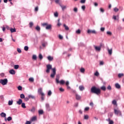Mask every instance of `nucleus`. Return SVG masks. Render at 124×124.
Wrapping results in <instances>:
<instances>
[{"instance_id":"09e8293b","label":"nucleus","mask_w":124,"mask_h":124,"mask_svg":"<svg viewBox=\"0 0 124 124\" xmlns=\"http://www.w3.org/2000/svg\"><path fill=\"white\" fill-rule=\"evenodd\" d=\"M108 90L109 91H111L112 90V87H111V86L108 85L107 87Z\"/></svg>"},{"instance_id":"4468645a","label":"nucleus","mask_w":124,"mask_h":124,"mask_svg":"<svg viewBox=\"0 0 124 124\" xmlns=\"http://www.w3.org/2000/svg\"><path fill=\"white\" fill-rule=\"evenodd\" d=\"M23 103V100L22 99H19L18 101L16 102V104L18 105H21Z\"/></svg>"},{"instance_id":"72a5a7b5","label":"nucleus","mask_w":124,"mask_h":124,"mask_svg":"<svg viewBox=\"0 0 124 124\" xmlns=\"http://www.w3.org/2000/svg\"><path fill=\"white\" fill-rule=\"evenodd\" d=\"M24 51H29V46H24Z\"/></svg>"},{"instance_id":"0eeeda50","label":"nucleus","mask_w":124,"mask_h":124,"mask_svg":"<svg viewBox=\"0 0 124 124\" xmlns=\"http://www.w3.org/2000/svg\"><path fill=\"white\" fill-rule=\"evenodd\" d=\"M87 32L88 33H89V34L91 33H93L94 34H96V31H95V30H88L87 31Z\"/></svg>"},{"instance_id":"aec40b11","label":"nucleus","mask_w":124,"mask_h":124,"mask_svg":"<svg viewBox=\"0 0 124 124\" xmlns=\"http://www.w3.org/2000/svg\"><path fill=\"white\" fill-rule=\"evenodd\" d=\"M79 91H84V90H85V87H84L83 86H79Z\"/></svg>"},{"instance_id":"052dcab7","label":"nucleus","mask_w":124,"mask_h":124,"mask_svg":"<svg viewBox=\"0 0 124 124\" xmlns=\"http://www.w3.org/2000/svg\"><path fill=\"white\" fill-rule=\"evenodd\" d=\"M59 91H60V92H64V89H63L62 88H60L59 89Z\"/></svg>"},{"instance_id":"0e129e2a","label":"nucleus","mask_w":124,"mask_h":124,"mask_svg":"<svg viewBox=\"0 0 124 124\" xmlns=\"http://www.w3.org/2000/svg\"><path fill=\"white\" fill-rule=\"evenodd\" d=\"M50 70H51V69L47 68V69L46 70V73H49L50 72Z\"/></svg>"},{"instance_id":"5701e85b","label":"nucleus","mask_w":124,"mask_h":124,"mask_svg":"<svg viewBox=\"0 0 124 124\" xmlns=\"http://www.w3.org/2000/svg\"><path fill=\"white\" fill-rule=\"evenodd\" d=\"M32 59V60H34V61H36V60H37V57L35 55H33Z\"/></svg>"},{"instance_id":"ea45409f","label":"nucleus","mask_w":124,"mask_h":124,"mask_svg":"<svg viewBox=\"0 0 124 124\" xmlns=\"http://www.w3.org/2000/svg\"><path fill=\"white\" fill-rule=\"evenodd\" d=\"M31 124V118H30V121H27L26 124Z\"/></svg>"},{"instance_id":"b1692460","label":"nucleus","mask_w":124,"mask_h":124,"mask_svg":"<svg viewBox=\"0 0 124 124\" xmlns=\"http://www.w3.org/2000/svg\"><path fill=\"white\" fill-rule=\"evenodd\" d=\"M63 27L65 28L66 31H68L69 30V28H68V26H66V24H64Z\"/></svg>"},{"instance_id":"79ce46f5","label":"nucleus","mask_w":124,"mask_h":124,"mask_svg":"<svg viewBox=\"0 0 124 124\" xmlns=\"http://www.w3.org/2000/svg\"><path fill=\"white\" fill-rule=\"evenodd\" d=\"M101 90H102L103 91H106V87L105 86H102L101 87Z\"/></svg>"},{"instance_id":"bf43d9fd","label":"nucleus","mask_w":124,"mask_h":124,"mask_svg":"<svg viewBox=\"0 0 124 124\" xmlns=\"http://www.w3.org/2000/svg\"><path fill=\"white\" fill-rule=\"evenodd\" d=\"M81 8L83 10H85V9H86V6L85 5L82 6Z\"/></svg>"},{"instance_id":"39448f33","label":"nucleus","mask_w":124,"mask_h":124,"mask_svg":"<svg viewBox=\"0 0 124 124\" xmlns=\"http://www.w3.org/2000/svg\"><path fill=\"white\" fill-rule=\"evenodd\" d=\"M114 111L115 115H119V116H122V111H121V110H120L119 109H117L115 108L114 109Z\"/></svg>"},{"instance_id":"338daca9","label":"nucleus","mask_w":124,"mask_h":124,"mask_svg":"<svg viewBox=\"0 0 124 124\" xmlns=\"http://www.w3.org/2000/svg\"><path fill=\"white\" fill-rule=\"evenodd\" d=\"M59 38L60 39H62V38H63V37H62V36L61 35H59Z\"/></svg>"},{"instance_id":"e433bc0d","label":"nucleus","mask_w":124,"mask_h":124,"mask_svg":"<svg viewBox=\"0 0 124 124\" xmlns=\"http://www.w3.org/2000/svg\"><path fill=\"white\" fill-rule=\"evenodd\" d=\"M39 58L40 59V60H42L43 59V56H42V54H39Z\"/></svg>"},{"instance_id":"ddd939ff","label":"nucleus","mask_w":124,"mask_h":124,"mask_svg":"<svg viewBox=\"0 0 124 124\" xmlns=\"http://www.w3.org/2000/svg\"><path fill=\"white\" fill-rule=\"evenodd\" d=\"M106 121H107V122H108V124H114V121H113V120H111V119L110 118L107 119Z\"/></svg>"},{"instance_id":"423d86ee","label":"nucleus","mask_w":124,"mask_h":124,"mask_svg":"<svg viewBox=\"0 0 124 124\" xmlns=\"http://www.w3.org/2000/svg\"><path fill=\"white\" fill-rule=\"evenodd\" d=\"M46 111H51V107H50V105L49 104H46Z\"/></svg>"},{"instance_id":"20e7f679","label":"nucleus","mask_w":124,"mask_h":124,"mask_svg":"<svg viewBox=\"0 0 124 124\" xmlns=\"http://www.w3.org/2000/svg\"><path fill=\"white\" fill-rule=\"evenodd\" d=\"M42 26L43 27H45V26H46V30H51L52 29V25L51 24L48 25V23H43Z\"/></svg>"},{"instance_id":"680f3d73","label":"nucleus","mask_w":124,"mask_h":124,"mask_svg":"<svg viewBox=\"0 0 124 124\" xmlns=\"http://www.w3.org/2000/svg\"><path fill=\"white\" fill-rule=\"evenodd\" d=\"M89 109H90V108L89 107H86L84 109L85 111H89Z\"/></svg>"},{"instance_id":"5fc2aeb1","label":"nucleus","mask_w":124,"mask_h":124,"mask_svg":"<svg viewBox=\"0 0 124 124\" xmlns=\"http://www.w3.org/2000/svg\"><path fill=\"white\" fill-rule=\"evenodd\" d=\"M107 34H108V35H112V32L111 31H108L107 32Z\"/></svg>"},{"instance_id":"3c124183","label":"nucleus","mask_w":124,"mask_h":124,"mask_svg":"<svg viewBox=\"0 0 124 124\" xmlns=\"http://www.w3.org/2000/svg\"><path fill=\"white\" fill-rule=\"evenodd\" d=\"M100 12H102V13H104V9H103V8H100Z\"/></svg>"},{"instance_id":"f704fd0d","label":"nucleus","mask_w":124,"mask_h":124,"mask_svg":"<svg viewBox=\"0 0 124 124\" xmlns=\"http://www.w3.org/2000/svg\"><path fill=\"white\" fill-rule=\"evenodd\" d=\"M23 89V87H22V86L19 85L18 87H17V89L18 91H22Z\"/></svg>"},{"instance_id":"603ef678","label":"nucleus","mask_w":124,"mask_h":124,"mask_svg":"<svg viewBox=\"0 0 124 124\" xmlns=\"http://www.w3.org/2000/svg\"><path fill=\"white\" fill-rule=\"evenodd\" d=\"M94 75L95 76H98L99 75V73H98V71H96L95 73H94Z\"/></svg>"},{"instance_id":"58836bf2","label":"nucleus","mask_w":124,"mask_h":124,"mask_svg":"<svg viewBox=\"0 0 124 124\" xmlns=\"http://www.w3.org/2000/svg\"><path fill=\"white\" fill-rule=\"evenodd\" d=\"M19 68V65L16 64L14 65V69H18Z\"/></svg>"},{"instance_id":"8fccbe9b","label":"nucleus","mask_w":124,"mask_h":124,"mask_svg":"<svg viewBox=\"0 0 124 124\" xmlns=\"http://www.w3.org/2000/svg\"><path fill=\"white\" fill-rule=\"evenodd\" d=\"M35 12H37L38 11V6H36L34 9Z\"/></svg>"},{"instance_id":"9d476101","label":"nucleus","mask_w":124,"mask_h":124,"mask_svg":"<svg viewBox=\"0 0 124 124\" xmlns=\"http://www.w3.org/2000/svg\"><path fill=\"white\" fill-rule=\"evenodd\" d=\"M57 84H60V85H64V84L65 83V81H64V80L62 79L60 81L58 80V81H57Z\"/></svg>"},{"instance_id":"f8f14e48","label":"nucleus","mask_w":124,"mask_h":124,"mask_svg":"<svg viewBox=\"0 0 124 124\" xmlns=\"http://www.w3.org/2000/svg\"><path fill=\"white\" fill-rule=\"evenodd\" d=\"M30 98H31V94L29 95L28 97H25L24 100H25V101H29V100H30Z\"/></svg>"},{"instance_id":"7c9ffc66","label":"nucleus","mask_w":124,"mask_h":124,"mask_svg":"<svg viewBox=\"0 0 124 124\" xmlns=\"http://www.w3.org/2000/svg\"><path fill=\"white\" fill-rule=\"evenodd\" d=\"M47 95H48V96H51V95H52V91H51V90L48 91L47 93Z\"/></svg>"},{"instance_id":"6e6d98bb","label":"nucleus","mask_w":124,"mask_h":124,"mask_svg":"<svg viewBox=\"0 0 124 124\" xmlns=\"http://www.w3.org/2000/svg\"><path fill=\"white\" fill-rule=\"evenodd\" d=\"M84 119L85 120H88V119H89V116L86 115L84 116Z\"/></svg>"},{"instance_id":"774afa93","label":"nucleus","mask_w":124,"mask_h":124,"mask_svg":"<svg viewBox=\"0 0 124 124\" xmlns=\"http://www.w3.org/2000/svg\"><path fill=\"white\" fill-rule=\"evenodd\" d=\"M108 116H110V117H113V113L110 112L108 114Z\"/></svg>"},{"instance_id":"c03bdc74","label":"nucleus","mask_w":124,"mask_h":124,"mask_svg":"<svg viewBox=\"0 0 124 124\" xmlns=\"http://www.w3.org/2000/svg\"><path fill=\"white\" fill-rule=\"evenodd\" d=\"M108 52L109 55H112V49H108Z\"/></svg>"},{"instance_id":"2f4dec72","label":"nucleus","mask_w":124,"mask_h":124,"mask_svg":"<svg viewBox=\"0 0 124 124\" xmlns=\"http://www.w3.org/2000/svg\"><path fill=\"white\" fill-rule=\"evenodd\" d=\"M7 120L8 122H10V121H12V117L11 116H9L7 118Z\"/></svg>"},{"instance_id":"c9c22d12","label":"nucleus","mask_w":124,"mask_h":124,"mask_svg":"<svg viewBox=\"0 0 124 124\" xmlns=\"http://www.w3.org/2000/svg\"><path fill=\"white\" fill-rule=\"evenodd\" d=\"M123 76H124V74H123V73H120L118 74L119 78H122V77H123Z\"/></svg>"},{"instance_id":"f03ea898","label":"nucleus","mask_w":124,"mask_h":124,"mask_svg":"<svg viewBox=\"0 0 124 124\" xmlns=\"http://www.w3.org/2000/svg\"><path fill=\"white\" fill-rule=\"evenodd\" d=\"M46 68H48V69H52V73L50 75V77L51 78H55V75H56V72L57 71L56 68H52V65L50 64L47 65Z\"/></svg>"},{"instance_id":"6ab92c4d","label":"nucleus","mask_w":124,"mask_h":124,"mask_svg":"<svg viewBox=\"0 0 124 124\" xmlns=\"http://www.w3.org/2000/svg\"><path fill=\"white\" fill-rule=\"evenodd\" d=\"M38 113L39 115H43L44 114V111L42 109H40L38 110Z\"/></svg>"},{"instance_id":"f257e3e1","label":"nucleus","mask_w":124,"mask_h":124,"mask_svg":"<svg viewBox=\"0 0 124 124\" xmlns=\"http://www.w3.org/2000/svg\"><path fill=\"white\" fill-rule=\"evenodd\" d=\"M91 91L92 93H95V94H97V95H99V94L101 93L100 89H99V88H96L95 86L92 87L91 88Z\"/></svg>"},{"instance_id":"f3484780","label":"nucleus","mask_w":124,"mask_h":124,"mask_svg":"<svg viewBox=\"0 0 124 124\" xmlns=\"http://www.w3.org/2000/svg\"><path fill=\"white\" fill-rule=\"evenodd\" d=\"M10 31L12 33L13 32H16V29L15 28H11Z\"/></svg>"},{"instance_id":"cd10ccee","label":"nucleus","mask_w":124,"mask_h":124,"mask_svg":"<svg viewBox=\"0 0 124 124\" xmlns=\"http://www.w3.org/2000/svg\"><path fill=\"white\" fill-rule=\"evenodd\" d=\"M21 107L22 108H27V107H26V104L25 103H22L21 104Z\"/></svg>"},{"instance_id":"37998d69","label":"nucleus","mask_w":124,"mask_h":124,"mask_svg":"<svg viewBox=\"0 0 124 124\" xmlns=\"http://www.w3.org/2000/svg\"><path fill=\"white\" fill-rule=\"evenodd\" d=\"M74 12H76V13H77V12H78V8L75 7L74 8Z\"/></svg>"},{"instance_id":"4c0bfd02","label":"nucleus","mask_w":124,"mask_h":124,"mask_svg":"<svg viewBox=\"0 0 124 124\" xmlns=\"http://www.w3.org/2000/svg\"><path fill=\"white\" fill-rule=\"evenodd\" d=\"M76 33H77L78 34H80V33H81V30H80V29H78L76 31Z\"/></svg>"},{"instance_id":"a18cd8bd","label":"nucleus","mask_w":124,"mask_h":124,"mask_svg":"<svg viewBox=\"0 0 124 124\" xmlns=\"http://www.w3.org/2000/svg\"><path fill=\"white\" fill-rule=\"evenodd\" d=\"M54 15L55 17H59V14L57 12L54 14Z\"/></svg>"},{"instance_id":"de8ad7c7","label":"nucleus","mask_w":124,"mask_h":124,"mask_svg":"<svg viewBox=\"0 0 124 124\" xmlns=\"http://www.w3.org/2000/svg\"><path fill=\"white\" fill-rule=\"evenodd\" d=\"M17 51L18 52V53H22V50L19 48H17Z\"/></svg>"},{"instance_id":"dca6fc26","label":"nucleus","mask_w":124,"mask_h":124,"mask_svg":"<svg viewBox=\"0 0 124 124\" xmlns=\"http://www.w3.org/2000/svg\"><path fill=\"white\" fill-rule=\"evenodd\" d=\"M47 60L49 61V62H52V61H53V60H54V57L51 56H48L47 57Z\"/></svg>"},{"instance_id":"a19ab883","label":"nucleus","mask_w":124,"mask_h":124,"mask_svg":"<svg viewBox=\"0 0 124 124\" xmlns=\"http://www.w3.org/2000/svg\"><path fill=\"white\" fill-rule=\"evenodd\" d=\"M61 7L62 8V10H64V9H65V8H66V6H62L60 5Z\"/></svg>"},{"instance_id":"13d9d810","label":"nucleus","mask_w":124,"mask_h":124,"mask_svg":"<svg viewBox=\"0 0 124 124\" xmlns=\"http://www.w3.org/2000/svg\"><path fill=\"white\" fill-rule=\"evenodd\" d=\"M6 29L7 30V31H10V27L8 26H6Z\"/></svg>"},{"instance_id":"e2e57ef3","label":"nucleus","mask_w":124,"mask_h":124,"mask_svg":"<svg viewBox=\"0 0 124 124\" xmlns=\"http://www.w3.org/2000/svg\"><path fill=\"white\" fill-rule=\"evenodd\" d=\"M80 2L81 3H85V2H86V0H81Z\"/></svg>"},{"instance_id":"9b49d317","label":"nucleus","mask_w":124,"mask_h":124,"mask_svg":"<svg viewBox=\"0 0 124 124\" xmlns=\"http://www.w3.org/2000/svg\"><path fill=\"white\" fill-rule=\"evenodd\" d=\"M9 73H10V74H11L12 75H15L16 72L14 70V69H11L9 71Z\"/></svg>"},{"instance_id":"4be33fe9","label":"nucleus","mask_w":124,"mask_h":124,"mask_svg":"<svg viewBox=\"0 0 124 124\" xmlns=\"http://www.w3.org/2000/svg\"><path fill=\"white\" fill-rule=\"evenodd\" d=\"M115 87L116 89H121V85L119 83H116Z\"/></svg>"},{"instance_id":"393cba45","label":"nucleus","mask_w":124,"mask_h":124,"mask_svg":"<svg viewBox=\"0 0 124 124\" xmlns=\"http://www.w3.org/2000/svg\"><path fill=\"white\" fill-rule=\"evenodd\" d=\"M13 104V100H9L8 101V105L11 106Z\"/></svg>"},{"instance_id":"69168bd1","label":"nucleus","mask_w":124,"mask_h":124,"mask_svg":"<svg viewBox=\"0 0 124 124\" xmlns=\"http://www.w3.org/2000/svg\"><path fill=\"white\" fill-rule=\"evenodd\" d=\"M35 111V108L34 107H32L31 112H34Z\"/></svg>"},{"instance_id":"2eb2a0df","label":"nucleus","mask_w":124,"mask_h":124,"mask_svg":"<svg viewBox=\"0 0 124 124\" xmlns=\"http://www.w3.org/2000/svg\"><path fill=\"white\" fill-rule=\"evenodd\" d=\"M94 48L95 50L98 51V52H100V50H101V47L100 46H94Z\"/></svg>"},{"instance_id":"c756f323","label":"nucleus","mask_w":124,"mask_h":124,"mask_svg":"<svg viewBox=\"0 0 124 124\" xmlns=\"http://www.w3.org/2000/svg\"><path fill=\"white\" fill-rule=\"evenodd\" d=\"M20 98H21L22 99L25 98V94H24V93H21L20 95Z\"/></svg>"},{"instance_id":"1a4fd4ad","label":"nucleus","mask_w":124,"mask_h":124,"mask_svg":"<svg viewBox=\"0 0 124 124\" xmlns=\"http://www.w3.org/2000/svg\"><path fill=\"white\" fill-rule=\"evenodd\" d=\"M81 98H82V96H81L78 93L76 94V99H77V100H81Z\"/></svg>"},{"instance_id":"49530a36","label":"nucleus","mask_w":124,"mask_h":124,"mask_svg":"<svg viewBox=\"0 0 124 124\" xmlns=\"http://www.w3.org/2000/svg\"><path fill=\"white\" fill-rule=\"evenodd\" d=\"M114 11L115 12H118V11H119V9L117 7H115L114 8Z\"/></svg>"},{"instance_id":"7ed1b4c3","label":"nucleus","mask_w":124,"mask_h":124,"mask_svg":"<svg viewBox=\"0 0 124 124\" xmlns=\"http://www.w3.org/2000/svg\"><path fill=\"white\" fill-rule=\"evenodd\" d=\"M7 83H8V80L7 78L0 79V84L2 85V86H5V85H7Z\"/></svg>"},{"instance_id":"a878e982","label":"nucleus","mask_w":124,"mask_h":124,"mask_svg":"<svg viewBox=\"0 0 124 124\" xmlns=\"http://www.w3.org/2000/svg\"><path fill=\"white\" fill-rule=\"evenodd\" d=\"M112 103L113 104V105H116V106H118L117 104V101H116V100H113L112 102Z\"/></svg>"},{"instance_id":"a211bd4d","label":"nucleus","mask_w":124,"mask_h":124,"mask_svg":"<svg viewBox=\"0 0 124 124\" xmlns=\"http://www.w3.org/2000/svg\"><path fill=\"white\" fill-rule=\"evenodd\" d=\"M36 120H37V117H36V116H33L31 118V122H35V121H36Z\"/></svg>"},{"instance_id":"6e6552de","label":"nucleus","mask_w":124,"mask_h":124,"mask_svg":"<svg viewBox=\"0 0 124 124\" xmlns=\"http://www.w3.org/2000/svg\"><path fill=\"white\" fill-rule=\"evenodd\" d=\"M38 93L41 95H43L44 93L42 92V88H40L38 89Z\"/></svg>"},{"instance_id":"864d4df0","label":"nucleus","mask_w":124,"mask_h":124,"mask_svg":"<svg viewBox=\"0 0 124 124\" xmlns=\"http://www.w3.org/2000/svg\"><path fill=\"white\" fill-rule=\"evenodd\" d=\"M45 96V94H44V95H41V99H42V100H44Z\"/></svg>"},{"instance_id":"c85d7f7f","label":"nucleus","mask_w":124,"mask_h":124,"mask_svg":"<svg viewBox=\"0 0 124 124\" xmlns=\"http://www.w3.org/2000/svg\"><path fill=\"white\" fill-rule=\"evenodd\" d=\"M35 29L36 31H40V27L39 26H37L35 28Z\"/></svg>"},{"instance_id":"bb28decb","label":"nucleus","mask_w":124,"mask_h":124,"mask_svg":"<svg viewBox=\"0 0 124 124\" xmlns=\"http://www.w3.org/2000/svg\"><path fill=\"white\" fill-rule=\"evenodd\" d=\"M59 79H60V75H56V83L58 82Z\"/></svg>"},{"instance_id":"412c9836","label":"nucleus","mask_w":124,"mask_h":124,"mask_svg":"<svg viewBox=\"0 0 124 124\" xmlns=\"http://www.w3.org/2000/svg\"><path fill=\"white\" fill-rule=\"evenodd\" d=\"M0 116L3 118H5L6 117V114L4 112H2L0 113Z\"/></svg>"},{"instance_id":"4d7b16f0","label":"nucleus","mask_w":124,"mask_h":124,"mask_svg":"<svg viewBox=\"0 0 124 124\" xmlns=\"http://www.w3.org/2000/svg\"><path fill=\"white\" fill-rule=\"evenodd\" d=\"M101 31H105V28L104 27H102L101 28Z\"/></svg>"},{"instance_id":"473e14b6","label":"nucleus","mask_w":124,"mask_h":124,"mask_svg":"<svg viewBox=\"0 0 124 124\" xmlns=\"http://www.w3.org/2000/svg\"><path fill=\"white\" fill-rule=\"evenodd\" d=\"M80 72H81V73H85V68H81L80 69Z\"/></svg>"}]
</instances>
